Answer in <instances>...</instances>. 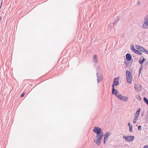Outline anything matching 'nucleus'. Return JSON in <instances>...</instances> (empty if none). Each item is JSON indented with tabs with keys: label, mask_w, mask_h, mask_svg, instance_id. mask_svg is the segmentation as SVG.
I'll use <instances>...</instances> for the list:
<instances>
[{
	"label": "nucleus",
	"mask_w": 148,
	"mask_h": 148,
	"mask_svg": "<svg viewBox=\"0 0 148 148\" xmlns=\"http://www.w3.org/2000/svg\"><path fill=\"white\" fill-rule=\"evenodd\" d=\"M137 119H138V117H137L135 115V116L134 117V120H137Z\"/></svg>",
	"instance_id": "obj_30"
},
{
	"label": "nucleus",
	"mask_w": 148,
	"mask_h": 148,
	"mask_svg": "<svg viewBox=\"0 0 148 148\" xmlns=\"http://www.w3.org/2000/svg\"><path fill=\"white\" fill-rule=\"evenodd\" d=\"M126 76L127 82L131 84L132 83V80L133 79L132 77L131 72L128 70L126 71Z\"/></svg>",
	"instance_id": "obj_2"
},
{
	"label": "nucleus",
	"mask_w": 148,
	"mask_h": 148,
	"mask_svg": "<svg viewBox=\"0 0 148 148\" xmlns=\"http://www.w3.org/2000/svg\"><path fill=\"white\" fill-rule=\"evenodd\" d=\"M2 19V17L1 16H0V21H1Z\"/></svg>",
	"instance_id": "obj_40"
},
{
	"label": "nucleus",
	"mask_w": 148,
	"mask_h": 148,
	"mask_svg": "<svg viewBox=\"0 0 148 148\" xmlns=\"http://www.w3.org/2000/svg\"><path fill=\"white\" fill-rule=\"evenodd\" d=\"M134 88L136 92L141 91L142 90L141 86H138L137 85H136V84H134Z\"/></svg>",
	"instance_id": "obj_7"
},
{
	"label": "nucleus",
	"mask_w": 148,
	"mask_h": 148,
	"mask_svg": "<svg viewBox=\"0 0 148 148\" xmlns=\"http://www.w3.org/2000/svg\"><path fill=\"white\" fill-rule=\"evenodd\" d=\"M2 5V1H1V5H0V9L1 8V7Z\"/></svg>",
	"instance_id": "obj_36"
},
{
	"label": "nucleus",
	"mask_w": 148,
	"mask_h": 148,
	"mask_svg": "<svg viewBox=\"0 0 148 148\" xmlns=\"http://www.w3.org/2000/svg\"><path fill=\"white\" fill-rule=\"evenodd\" d=\"M146 53L147 54H148V51L147 50V51H146Z\"/></svg>",
	"instance_id": "obj_43"
},
{
	"label": "nucleus",
	"mask_w": 148,
	"mask_h": 148,
	"mask_svg": "<svg viewBox=\"0 0 148 148\" xmlns=\"http://www.w3.org/2000/svg\"><path fill=\"white\" fill-rule=\"evenodd\" d=\"M100 67L99 66H97L96 67V71L97 73H99V71L100 70Z\"/></svg>",
	"instance_id": "obj_22"
},
{
	"label": "nucleus",
	"mask_w": 148,
	"mask_h": 148,
	"mask_svg": "<svg viewBox=\"0 0 148 148\" xmlns=\"http://www.w3.org/2000/svg\"><path fill=\"white\" fill-rule=\"evenodd\" d=\"M140 4V3L139 1H138V3H137V5H139Z\"/></svg>",
	"instance_id": "obj_37"
},
{
	"label": "nucleus",
	"mask_w": 148,
	"mask_h": 148,
	"mask_svg": "<svg viewBox=\"0 0 148 148\" xmlns=\"http://www.w3.org/2000/svg\"><path fill=\"white\" fill-rule=\"evenodd\" d=\"M103 134H97L96 136L97 138L96 140H94V142L98 146L100 145L101 140L102 137L103 136Z\"/></svg>",
	"instance_id": "obj_1"
},
{
	"label": "nucleus",
	"mask_w": 148,
	"mask_h": 148,
	"mask_svg": "<svg viewBox=\"0 0 148 148\" xmlns=\"http://www.w3.org/2000/svg\"><path fill=\"white\" fill-rule=\"evenodd\" d=\"M136 98L139 100H141L142 99L138 95H136Z\"/></svg>",
	"instance_id": "obj_26"
},
{
	"label": "nucleus",
	"mask_w": 148,
	"mask_h": 148,
	"mask_svg": "<svg viewBox=\"0 0 148 148\" xmlns=\"http://www.w3.org/2000/svg\"><path fill=\"white\" fill-rule=\"evenodd\" d=\"M125 64L127 66V67L128 66L129 64V62L128 61L127 62H125Z\"/></svg>",
	"instance_id": "obj_27"
},
{
	"label": "nucleus",
	"mask_w": 148,
	"mask_h": 148,
	"mask_svg": "<svg viewBox=\"0 0 148 148\" xmlns=\"http://www.w3.org/2000/svg\"><path fill=\"white\" fill-rule=\"evenodd\" d=\"M132 62H130V64H129L130 66H131V64H132Z\"/></svg>",
	"instance_id": "obj_41"
},
{
	"label": "nucleus",
	"mask_w": 148,
	"mask_h": 148,
	"mask_svg": "<svg viewBox=\"0 0 148 148\" xmlns=\"http://www.w3.org/2000/svg\"><path fill=\"white\" fill-rule=\"evenodd\" d=\"M148 64V61H147L146 62L145 64V66H146Z\"/></svg>",
	"instance_id": "obj_29"
},
{
	"label": "nucleus",
	"mask_w": 148,
	"mask_h": 148,
	"mask_svg": "<svg viewBox=\"0 0 148 148\" xmlns=\"http://www.w3.org/2000/svg\"><path fill=\"white\" fill-rule=\"evenodd\" d=\"M126 58L128 61H130L132 60V57L131 55V54L127 53L126 55Z\"/></svg>",
	"instance_id": "obj_10"
},
{
	"label": "nucleus",
	"mask_w": 148,
	"mask_h": 148,
	"mask_svg": "<svg viewBox=\"0 0 148 148\" xmlns=\"http://www.w3.org/2000/svg\"><path fill=\"white\" fill-rule=\"evenodd\" d=\"M146 60V59L143 58L142 59H140L139 60V63L140 64L142 65L143 63Z\"/></svg>",
	"instance_id": "obj_13"
},
{
	"label": "nucleus",
	"mask_w": 148,
	"mask_h": 148,
	"mask_svg": "<svg viewBox=\"0 0 148 148\" xmlns=\"http://www.w3.org/2000/svg\"><path fill=\"white\" fill-rule=\"evenodd\" d=\"M133 59H132V60H130V62H133Z\"/></svg>",
	"instance_id": "obj_39"
},
{
	"label": "nucleus",
	"mask_w": 148,
	"mask_h": 148,
	"mask_svg": "<svg viewBox=\"0 0 148 148\" xmlns=\"http://www.w3.org/2000/svg\"><path fill=\"white\" fill-rule=\"evenodd\" d=\"M112 94L113 95H115L116 96L118 95L119 92L117 90L114 88V87H112Z\"/></svg>",
	"instance_id": "obj_9"
},
{
	"label": "nucleus",
	"mask_w": 148,
	"mask_h": 148,
	"mask_svg": "<svg viewBox=\"0 0 148 148\" xmlns=\"http://www.w3.org/2000/svg\"><path fill=\"white\" fill-rule=\"evenodd\" d=\"M134 136H129V142H131L132 141L134 138Z\"/></svg>",
	"instance_id": "obj_15"
},
{
	"label": "nucleus",
	"mask_w": 148,
	"mask_h": 148,
	"mask_svg": "<svg viewBox=\"0 0 148 148\" xmlns=\"http://www.w3.org/2000/svg\"><path fill=\"white\" fill-rule=\"evenodd\" d=\"M122 100H122L125 102L127 101L128 100V97L124 96H123V97H122Z\"/></svg>",
	"instance_id": "obj_17"
},
{
	"label": "nucleus",
	"mask_w": 148,
	"mask_h": 148,
	"mask_svg": "<svg viewBox=\"0 0 148 148\" xmlns=\"http://www.w3.org/2000/svg\"><path fill=\"white\" fill-rule=\"evenodd\" d=\"M123 138L127 142H129V136H127L123 135Z\"/></svg>",
	"instance_id": "obj_21"
},
{
	"label": "nucleus",
	"mask_w": 148,
	"mask_h": 148,
	"mask_svg": "<svg viewBox=\"0 0 148 148\" xmlns=\"http://www.w3.org/2000/svg\"><path fill=\"white\" fill-rule=\"evenodd\" d=\"M116 97L118 98L120 100H122V97H123V96L121 95V94H119L116 96Z\"/></svg>",
	"instance_id": "obj_19"
},
{
	"label": "nucleus",
	"mask_w": 148,
	"mask_h": 148,
	"mask_svg": "<svg viewBox=\"0 0 148 148\" xmlns=\"http://www.w3.org/2000/svg\"><path fill=\"white\" fill-rule=\"evenodd\" d=\"M93 132L97 134L103 133L101 129L98 127H95L93 129Z\"/></svg>",
	"instance_id": "obj_4"
},
{
	"label": "nucleus",
	"mask_w": 148,
	"mask_h": 148,
	"mask_svg": "<svg viewBox=\"0 0 148 148\" xmlns=\"http://www.w3.org/2000/svg\"><path fill=\"white\" fill-rule=\"evenodd\" d=\"M119 77L114 78L113 81V84L112 85V87H114L115 86H117L119 84Z\"/></svg>",
	"instance_id": "obj_5"
},
{
	"label": "nucleus",
	"mask_w": 148,
	"mask_h": 148,
	"mask_svg": "<svg viewBox=\"0 0 148 148\" xmlns=\"http://www.w3.org/2000/svg\"><path fill=\"white\" fill-rule=\"evenodd\" d=\"M146 118L148 119V114H147L146 115Z\"/></svg>",
	"instance_id": "obj_38"
},
{
	"label": "nucleus",
	"mask_w": 148,
	"mask_h": 148,
	"mask_svg": "<svg viewBox=\"0 0 148 148\" xmlns=\"http://www.w3.org/2000/svg\"><path fill=\"white\" fill-rule=\"evenodd\" d=\"M96 75L97 77V83H99L101 82L102 79V75L99 73H96Z\"/></svg>",
	"instance_id": "obj_8"
},
{
	"label": "nucleus",
	"mask_w": 148,
	"mask_h": 148,
	"mask_svg": "<svg viewBox=\"0 0 148 148\" xmlns=\"http://www.w3.org/2000/svg\"><path fill=\"white\" fill-rule=\"evenodd\" d=\"M105 138H104V139H103V143L104 144H105L106 143V141L105 140Z\"/></svg>",
	"instance_id": "obj_33"
},
{
	"label": "nucleus",
	"mask_w": 148,
	"mask_h": 148,
	"mask_svg": "<svg viewBox=\"0 0 148 148\" xmlns=\"http://www.w3.org/2000/svg\"><path fill=\"white\" fill-rule=\"evenodd\" d=\"M144 23L142 27L144 29H148V15H146L144 18Z\"/></svg>",
	"instance_id": "obj_3"
},
{
	"label": "nucleus",
	"mask_w": 148,
	"mask_h": 148,
	"mask_svg": "<svg viewBox=\"0 0 148 148\" xmlns=\"http://www.w3.org/2000/svg\"><path fill=\"white\" fill-rule=\"evenodd\" d=\"M119 17L117 16L116 19L115 20L114 22L112 23V24H113L114 25H115L119 21Z\"/></svg>",
	"instance_id": "obj_16"
},
{
	"label": "nucleus",
	"mask_w": 148,
	"mask_h": 148,
	"mask_svg": "<svg viewBox=\"0 0 148 148\" xmlns=\"http://www.w3.org/2000/svg\"><path fill=\"white\" fill-rule=\"evenodd\" d=\"M129 130L130 132H132V126L129 127Z\"/></svg>",
	"instance_id": "obj_25"
},
{
	"label": "nucleus",
	"mask_w": 148,
	"mask_h": 148,
	"mask_svg": "<svg viewBox=\"0 0 148 148\" xmlns=\"http://www.w3.org/2000/svg\"><path fill=\"white\" fill-rule=\"evenodd\" d=\"M25 95V93L24 92H23V93L21 95V97H23L24 95Z\"/></svg>",
	"instance_id": "obj_31"
},
{
	"label": "nucleus",
	"mask_w": 148,
	"mask_h": 148,
	"mask_svg": "<svg viewBox=\"0 0 148 148\" xmlns=\"http://www.w3.org/2000/svg\"><path fill=\"white\" fill-rule=\"evenodd\" d=\"M128 125L129 127H130V126H132V125H131V124L130 122H129L128 123Z\"/></svg>",
	"instance_id": "obj_32"
},
{
	"label": "nucleus",
	"mask_w": 148,
	"mask_h": 148,
	"mask_svg": "<svg viewBox=\"0 0 148 148\" xmlns=\"http://www.w3.org/2000/svg\"><path fill=\"white\" fill-rule=\"evenodd\" d=\"M141 110L140 108H139L136 112L135 115L137 117H138L139 116L140 112Z\"/></svg>",
	"instance_id": "obj_14"
},
{
	"label": "nucleus",
	"mask_w": 148,
	"mask_h": 148,
	"mask_svg": "<svg viewBox=\"0 0 148 148\" xmlns=\"http://www.w3.org/2000/svg\"><path fill=\"white\" fill-rule=\"evenodd\" d=\"M105 140L107 141L108 140V138H105Z\"/></svg>",
	"instance_id": "obj_42"
},
{
	"label": "nucleus",
	"mask_w": 148,
	"mask_h": 148,
	"mask_svg": "<svg viewBox=\"0 0 148 148\" xmlns=\"http://www.w3.org/2000/svg\"><path fill=\"white\" fill-rule=\"evenodd\" d=\"M131 49L134 52V51H135V50H136V49L134 48L133 45H132L131 46Z\"/></svg>",
	"instance_id": "obj_24"
},
{
	"label": "nucleus",
	"mask_w": 148,
	"mask_h": 148,
	"mask_svg": "<svg viewBox=\"0 0 148 148\" xmlns=\"http://www.w3.org/2000/svg\"><path fill=\"white\" fill-rule=\"evenodd\" d=\"M134 52L139 55H141L142 54V53L141 51L136 49Z\"/></svg>",
	"instance_id": "obj_18"
},
{
	"label": "nucleus",
	"mask_w": 148,
	"mask_h": 148,
	"mask_svg": "<svg viewBox=\"0 0 148 148\" xmlns=\"http://www.w3.org/2000/svg\"><path fill=\"white\" fill-rule=\"evenodd\" d=\"M93 62H94V66H96V63L98 62L96 55H95L94 56Z\"/></svg>",
	"instance_id": "obj_11"
},
{
	"label": "nucleus",
	"mask_w": 148,
	"mask_h": 148,
	"mask_svg": "<svg viewBox=\"0 0 148 148\" xmlns=\"http://www.w3.org/2000/svg\"><path fill=\"white\" fill-rule=\"evenodd\" d=\"M148 148V145H145L144 146L143 148Z\"/></svg>",
	"instance_id": "obj_34"
},
{
	"label": "nucleus",
	"mask_w": 148,
	"mask_h": 148,
	"mask_svg": "<svg viewBox=\"0 0 148 148\" xmlns=\"http://www.w3.org/2000/svg\"><path fill=\"white\" fill-rule=\"evenodd\" d=\"M143 100L144 102L148 105V99L145 97H144L143 98Z\"/></svg>",
	"instance_id": "obj_23"
},
{
	"label": "nucleus",
	"mask_w": 148,
	"mask_h": 148,
	"mask_svg": "<svg viewBox=\"0 0 148 148\" xmlns=\"http://www.w3.org/2000/svg\"><path fill=\"white\" fill-rule=\"evenodd\" d=\"M136 48L140 51H141L143 52H145V53L146 52V51H147V50L145 49L144 48L139 45H136Z\"/></svg>",
	"instance_id": "obj_6"
},
{
	"label": "nucleus",
	"mask_w": 148,
	"mask_h": 148,
	"mask_svg": "<svg viewBox=\"0 0 148 148\" xmlns=\"http://www.w3.org/2000/svg\"><path fill=\"white\" fill-rule=\"evenodd\" d=\"M143 68V66L142 65H141L140 66V69H139V72H138V76L139 77L140 75V73H141V71H142V70Z\"/></svg>",
	"instance_id": "obj_20"
},
{
	"label": "nucleus",
	"mask_w": 148,
	"mask_h": 148,
	"mask_svg": "<svg viewBox=\"0 0 148 148\" xmlns=\"http://www.w3.org/2000/svg\"><path fill=\"white\" fill-rule=\"evenodd\" d=\"M138 130H140L141 129V126L140 125L138 126Z\"/></svg>",
	"instance_id": "obj_28"
},
{
	"label": "nucleus",
	"mask_w": 148,
	"mask_h": 148,
	"mask_svg": "<svg viewBox=\"0 0 148 148\" xmlns=\"http://www.w3.org/2000/svg\"><path fill=\"white\" fill-rule=\"evenodd\" d=\"M136 120H135L133 121V123L134 124H135L136 123Z\"/></svg>",
	"instance_id": "obj_35"
},
{
	"label": "nucleus",
	"mask_w": 148,
	"mask_h": 148,
	"mask_svg": "<svg viewBox=\"0 0 148 148\" xmlns=\"http://www.w3.org/2000/svg\"><path fill=\"white\" fill-rule=\"evenodd\" d=\"M111 134V133L110 132H106L104 134V138H108V137Z\"/></svg>",
	"instance_id": "obj_12"
}]
</instances>
